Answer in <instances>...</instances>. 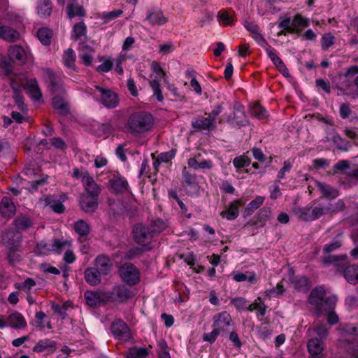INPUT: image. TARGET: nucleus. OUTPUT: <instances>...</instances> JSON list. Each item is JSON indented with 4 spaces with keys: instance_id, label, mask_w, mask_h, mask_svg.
<instances>
[{
    "instance_id": "a19ab883",
    "label": "nucleus",
    "mask_w": 358,
    "mask_h": 358,
    "mask_svg": "<svg viewBox=\"0 0 358 358\" xmlns=\"http://www.w3.org/2000/svg\"><path fill=\"white\" fill-rule=\"evenodd\" d=\"M6 249V259L9 264L14 265L21 260V247Z\"/></svg>"
},
{
    "instance_id": "2f4dec72",
    "label": "nucleus",
    "mask_w": 358,
    "mask_h": 358,
    "mask_svg": "<svg viewBox=\"0 0 358 358\" xmlns=\"http://www.w3.org/2000/svg\"><path fill=\"white\" fill-rule=\"evenodd\" d=\"M76 3H71L66 6V14L69 19L75 17H85L86 15V10L83 6L78 4L77 0H74Z\"/></svg>"
},
{
    "instance_id": "e433bc0d",
    "label": "nucleus",
    "mask_w": 358,
    "mask_h": 358,
    "mask_svg": "<svg viewBox=\"0 0 358 358\" xmlns=\"http://www.w3.org/2000/svg\"><path fill=\"white\" fill-rule=\"evenodd\" d=\"M322 206L325 215L337 213L343 210L345 206V203L341 199L338 200L335 203H322Z\"/></svg>"
},
{
    "instance_id": "2eb2a0df",
    "label": "nucleus",
    "mask_w": 358,
    "mask_h": 358,
    "mask_svg": "<svg viewBox=\"0 0 358 358\" xmlns=\"http://www.w3.org/2000/svg\"><path fill=\"white\" fill-rule=\"evenodd\" d=\"M356 74H358V65L349 66L343 75H340L339 78L340 79H343V80L341 83L336 85V88L342 94H345V91L352 85V81L350 80L348 77Z\"/></svg>"
},
{
    "instance_id": "ddd939ff",
    "label": "nucleus",
    "mask_w": 358,
    "mask_h": 358,
    "mask_svg": "<svg viewBox=\"0 0 358 358\" xmlns=\"http://www.w3.org/2000/svg\"><path fill=\"white\" fill-rule=\"evenodd\" d=\"M342 334L339 339L341 345L346 348L350 347V345L353 344L355 338L352 339L348 338L350 336H355L358 337V329L357 327L352 324H347L341 329Z\"/></svg>"
},
{
    "instance_id": "69168bd1",
    "label": "nucleus",
    "mask_w": 358,
    "mask_h": 358,
    "mask_svg": "<svg viewBox=\"0 0 358 358\" xmlns=\"http://www.w3.org/2000/svg\"><path fill=\"white\" fill-rule=\"evenodd\" d=\"M36 285V282L32 278H27L21 283L15 284V287L18 289L29 291Z\"/></svg>"
},
{
    "instance_id": "7ed1b4c3",
    "label": "nucleus",
    "mask_w": 358,
    "mask_h": 358,
    "mask_svg": "<svg viewBox=\"0 0 358 358\" xmlns=\"http://www.w3.org/2000/svg\"><path fill=\"white\" fill-rule=\"evenodd\" d=\"M88 93L96 101H99L107 108H115L119 104L117 94L110 89L103 88L99 85H94V89L88 90Z\"/></svg>"
},
{
    "instance_id": "4468645a",
    "label": "nucleus",
    "mask_w": 358,
    "mask_h": 358,
    "mask_svg": "<svg viewBox=\"0 0 358 358\" xmlns=\"http://www.w3.org/2000/svg\"><path fill=\"white\" fill-rule=\"evenodd\" d=\"M82 182L87 192L85 194L97 198L101 193V187L87 171L83 173Z\"/></svg>"
},
{
    "instance_id": "f03ea898",
    "label": "nucleus",
    "mask_w": 358,
    "mask_h": 358,
    "mask_svg": "<svg viewBox=\"0 0 358 358\" xmlns=\"http://www.w3.org/2000/svg\"><path fill=\"white\" fill-rule=\"evenodd\" d=\"M154 124L153 116L145 111H136L130 115L127 120V128L132 134L148 131Z\"/></svg>"
},
{
    "instance_id": "6e6552de",
    "label": "nucleus",
    "mask_w": 358,
    "mask_h": 358,
    "mask_svg": "<svg viewBox=\"0 0 358 358\" xmlns=\"http://www.w3.org/2000/svg\"><path fill=\"white\" fill-rule=\"evenodd\" d=\"M152 69L153 71L159 76V78L155 77V78L152 79L150 81V86L151 87L153 91V94L155 96H156L157 99L159 101H162L164 97L162 95L159 78H163L164 80H166V73L157 62H153L152 63Z\"/></svg>"
},
{
    "instance_id": "423d86ee",
    "label": "nucleus",
    "mask_w": 358,
    "mask_h": 358,
    "mask_svg": "<svg viewBox=\"0 0 358 358\" xmlns=\"http://www.w3.org/2000/svg\"><path fill=\"white\" fill-rule=\"evenodd\" d=\"M119 273L122 280L129 286L137 285L140 281V271L131 263H124L119 268Z\"/></svg>"
},
{
    "instance_id": "5701e85b",
    "label": "nucleus",
    "mask_w": 358,
    "mask_h": 358,
    "mask_svg": "<svg viewBox=\"0 0 358 358\" xmlns=\"http://www.w3.org/2000/svg\"><path fill=\"white\" fill-rule=\"evenodd\" d=\"M291 285L296 290L302 292H306L311 286L310 280L305 275L293 276Z\"/></svg>"
},
{
    "instance_id": "052dcab7",
    "label": "nucleus",
    "mask_w": 358,
    "mask_h": 358,
    "mask_svg": "<svg viewBox=\"0 0 358 358\" xmlns=\"http://www.w3.org/2000/svg\"><path fill=\"white\" fill-rule=\"evenodd\" d=\"M169 347L165 340H161L158 343V356L159 358H171L169 352Z\"/></svg>"
},
{
    "instance_id": "4be33fe9",
    "label": "nucleus",
    "mask_w": 358,
    "mask_h": 358,
    "mask_svg": "<svg viewBox=\"0 0 358 358\" xmlns=\"http://www.w3.org/2000/svg\"><path fill=\"white\" fill-rule=\"evenodd\" d=\"M110 259L105 255H99L94 260V267L99 271L102 275H108L111 270Z\"/></svg>"
},
{
    "instance_id": "864d4df0",
    "label": "nucleus",
    "mask_w": 358,
    "mask_h": 358,
    "mask_svg": "<svg viewBox=\"0 0 358 358\" xmlns=\"http://www.w3.org/2000/svg\"><path fill=\"white\" fill-rule=\"evenodd\" d=\"M182 178L186 183V185L189 187L196 188L197 187V178L195 174L190 173L187 171L186 167H184L182 169Z\"/></svg>"
},
{
    "instance_id": "39448f33",
    "label": "nucleus",
    "mask_w": 358,
    "mask_h": 358,
    "mask_svg": "<svg viewBox=\"0 0 358 358\" xmlns=\"http://www.w3.org/2000/svg\"><path fill=\"white\" fill-rule=\"evenodd\" d=\"M106 301L116 304L126 303L131 297V290L124 285H115L113 289L103 292Z\"/></svg>"
},
{
    "instance_id": "0eeeda50",
    "label": "nucleus",
    "mask_w": 358,
    "mask_h": 358,
    "mask_svg": "<svg viewBox=\"0 0 358 358\" xmlns=\"http://www.w3.org/2000/svg\"><path fill=\"white\" fill-rule=\"evenodd\" d=\"M315 204L316 201H314L313 206L300 208L297 212L299 219L305 222H311L325 215L322 203Z\"/></svg>"
},
{
    "instance_id": "f8f14e48",
    "label": "nucleus",
    "mask_w": 358,
    "mask_h": 358,
    "mask_svg": "<svg viewBox=\"0 0 358 358\" xmlns=\"http://www.w3.org/2000/svg\"><path fill=\"white\" fill-rule=\"evenodd\" d=\"M109 190L115 194H123L128 191L129 184L127 180L119 173L114 174L110 178L109 181Z\"/></svg>"
},
{
    "instance_id": "ea45409f",
    "label": "nucleus",
    "mask_w": 358,
    "mask_h": 358,
    "mask_svg": "<svg viewBox=\"0 0 358 358\" xmlns=\"http://www.w3.org/2000/svg\"><path fill=\"white\" fill-rule=\"evenodd\" d=\"M343 245L341 234H338L329 243L324 245L322 252L324 254H329L339 249Z\"/></svg>"
},
{
    "instance_id": "bb28decb",
    "label": "nucleus",
    "mask_w": 358,
    "mask_h": 358,
    "mask_svg": "<svg viewBox=\"0 0 358 358\" xmlns=\"http://www.w3.org/2000/svg\"><path fill=\"white\" fill-rule=\"evenodd\" d=\"M8 324L15 329H23L27 327V321L21 313L15 312L8 316Z\"/></svg>"
},
{
    "instance_id": "bf43d9fd",
    "label": "nucleus",
    "mask_w": 358,
    "mask_h": 358,
    "mask_svg": "<svg viewBox=\"0 0 358 358\" xmlns=\"http://www.w3.org/2000/svg\"><path fill=\"white\" fill-rule=\"evenodd\" d=\"M335 37L331 33L324 34L322 38V49L327 50L331 45L334 44Z\"/></svg>"
},
{
    "instance_id": "72a5a7b5",
    "label": "nucleus",
    "mask_w": 358,
    "mask_h": 358,
    "mask_svg": "<svg viewBox=\"0 0 358 358\" xmlns=\"http://www.w3.org/2000/svg\"><path fill=\"white\" fill-rule=\"evenodd\" d=\"M316 185L322 193L323 197L329 199H334L339 194V192L336 189L326 183L317 182Z\"/></svg>"
},
{
    "instance_id": "8fccbe9b",
    "label": "nucleus",
    "mask_w": 358,
    "mask_h": 358,
    "mask_svg": "<svg viewBox=\"0 0 358 358\" xmlns=\"http://www.w3.org/2000/svg\"><path fill=\"white\" fill-rule=\"evenodd\" d=\"M80 49L83 52L80 54V57L81 58L83 64L86 66H90L92 64V57L90 54V52H94V50L87 47V45L84 44L80 45Z\"/></svg>"
},
{
    "instance_id": "338daca9",
    "label": "nucleus",
    "mask_w": 358,
    "mask_h": 358,
    "mask_svg": "<svg viewBox=\"0 0 358 358\" xmlns=\"http://www.w3.org/2000/svg\"><path fill=\"white\" fill-rule=\"evenodd\" d=\"M13 72V65L7 60H2L0 62V74L10 76Z\"/></svg>"
},
{
    "instance_id": "b1692460",
    "label": "nucleus",
    "mask_w": 358,
    "mask_h": 358,
    "mask_svg": "<svg viewBox=\"0 0 358 358\" xmlns=\"http://www.w3.org/2000/svg\"><path fill=\"white\" fill-rule=\"evenodd\" d=\"M80 205L84 211L93 213L98 206L97 198L90 195L83 194L80 199Z\"/></svg>"
},
{
    "instance_id": "cd10ccee",
    "label": "nucleus",
    "mask_w": 358,
    "mask_h": 358,
    "mask_svg": "<svg viewBox=\"0 0 358 358\" xmlns=\"http://www.w3.org/2000/svg\"><path fill=\"white\" fill-rule=\"evenodd\" d=\"M86 282L92 286H96L101 282L102 275L96 268H87L84 272Z\"/></svg>"
},
{
    "instance_id": "13d9d810",
    "label": "nucleus",
    "mask_w": 358,
    "mask_h": 358,
    "mask_svg": "<svg viewBox=\"0 0 358 358\" xmlns=\"http://www.w3.org/2000/svg\"><path fill=\"white\" fill-rule=\"evenodd\" d=\"M148 355V350L145 348H138L131 349L127 358H146Z\"/></svg>"
},
{
    "instance_id": "a878e982",
    "label": "nucleus",
    "mask_w": 358,
    "mask_h": 358,
    "mask_svg": "<svg viewBox=\"0 0 358 358\" xmlns=\"http://www.w3.org/2000/svg\"><path fill=\"white\" fill-rule=\"evenodd\" d=\"M86 303L92 307H98L102 302H106L103 293L87 291L84 294Z\"/></svg>"
},
{
    "instance_id": "a18cd8bd",
    "label": "nucleus",
    "mask_w": 358,
    "mask_h": 358,
    "mask_svg": "<svg viewBox=\"0 0 358 358\" xmlns=\"http://www.w3.org/2000/svg\"><path fill=\"white\" fill-rule=\"evenodd\" d=\"M264 197L257 196L251 201L245 208V214L248 216L251 215L255 210L259 208L264 203Z\"/></svg>"
},
{
    "instance_id": "6e6d98bb",
    "label": "nucleus",
    "mask_w": 358,
    "mask_h": 358,
    "mask_svg": "<svg viewBox=\"0 0 358 358\" xmlns=\"http://www.w3.org/2000/svg\"><path fill=\"white\" fill-rule=\"evenodd\" d=\"M145 250H148V249H146L145 246L134 247L125 253L124 257L128 260H132L140 257Z\"/></svg>"
},
{
    "instance_id": "5fc2aeb1",
    "label": "nucleus",
    "mask_w": 358,
    "mask_h": 358,
    "mask_svg": "<svg viewBox=\"0 0 358 358\" xmlns=\"http://www.w3.org/2000/svg\"><path fill=\"white\" fill-rule=\"evenodd\" d=\"M250 159L248 157L245 156V155L236 157L233 159V164L237 169V171L240 169L248 167L250 164Z\"/></svg>"
},
{
    "instance_id": "9b49d317",
    "label": "nucleus",
    "mask_w": 358,
    "mask_h": 358,
    "mask_svg": "<svg viewBox=\"0 0 358 358\" xmlns=\"http://www.w3.org/2000/svg\"><path fill=\"white\" fill-rule=\"evenodd\" d=\"M213 327L216 328L221 333L229 331V328L234 324L230 314L227 311H222L214 315Z\"/></svg>"
},
{
    "instance_id": "c9c22d12",
    "label": "nucleus",
    "mask_w": 358,
    "mask_h": 358,
    "mask_svg": "<svg viewBox=\"0 0 358 358\" xmlns=\"http://www.w3.org/2000/svg\"><path fill=\"white\" fill-rule=\"evenodd\" d=\"M324 346L323 340L318 338H311L307 343L308 350L310 355H322Z\"/></svg>"
},
{
    "instance_id": "37998d69",
    "label": "nucleus",
    "mask_w": 358,
    "mask_h": 358,
    "mask_svg": "<svg viewBox=\"0 0 358 358\" xmlns=\"http://www.w3.org/2000/svg\"><path fill=\"white\" fill-rule=\"evenodd\" d=\"M37 36L43 45H49L51 43L52 31L46 27L40 28L37 31Z\"/></svg>"
},
{
    "instance_id": "f3484780",
    "label": "nucleus",
    "mask_w": 358,
    "mask_h": 358,
    "mask_svg": "<svg viewBox=\"0 0 358 358\" xmlns=\"http://www.w3.org/2000/svg\"><path fill=\"white\" fill-rule=\"evenodd\" d=\"M110 329L117 338L127 340L130 337V329L128 325L120 319H117L113 322Z\"/></svg>"
},
{
    "instance_id": "4d7b16f0",
    "label": "nucleus",
    "mask_w": 358,
    "mask_h": 358,
    "mask_svg": "<svg viewBox=\"0 0 358 358\" xmlns=\"http://www.w3.org/2000/svg\"><path fill=\"white\" fill-rule=\"evenodd\" d=\"M52 252L51 243L48 244L43 241L38 243L34 249V252L37 255H47Z\"/></svg>"
},
{
    "instance_id": "f704fd0d",
    "label": "nucleus",
    "mask_w": 358,
    "mask_h": 358,
    "mask_svg": "<svg viewBox=\"0 0 358 358\" xmlns=\"http://www.w3.org/2000/svg\"><path fill=\"white\" fill-rule=\"evenodd\" d=\"M52 105L55 110L62 115L69 113L70 109L67 101L61 96H55L52 99Z\"/></svg>"
},
{
    "instance_id": "473e14b6",
    "label": "nucleus",
    "mask_w": 358,
    "mask_h": 358,
    "mask_svg": "<svg viewBox=\"0 0 358 358\" xmlns=\"http://www.w3.org/2000/svg\"><path fill=\"white\" fill-rule=\"evenodd\" d=\"M343 275L345 280L350 284H358V265L351 264L345 266Z\"/></svg>"
},
{
    "instance_id": "c756f323",
    "label": "nucleus",
    "mask_w": 358,
    "mask_h": 358,
    "mask_svg": "<svg viewBox=\"0 0 358 358\" xmlns=\"http://www.w3.org/2000/svg\"><path fill=\"white\" fill-rule=\"evenodd\" d=\"M52 8L51 0H38L36 8L37 13L41 18H48L52 14Z\"/></svg>"
},
{
    "instance_id": "79ce46f5",
    "label": "nucleus",
    "mask_w": 358,
    "mask_h": 358,
    "mask_svg": "<svg viewBox=\"0 0 358 358\" xmlns=\"http://www.w3.org/2000/svg\"><path fill=\"white\" fill-rule=\"evenodd\" d=\"M150 231V233L154 237L155 236L159 235L163 230L166 227L165 222L161 219H157L152 221L147 226Z\"/></svg>"
},
{
    "instance_id": "09e8293b",
    "label": "nucleus",
    "mask_w": 358,
    "mask_h": 358,
    "mask_svg": "<svg viewBox=\"0 0 358 358\" xmlns=\"http://www.w3.org/2000/svg\"><path fill=\"white\" fill-rule=\"evenodd\" d=\"M76 58V56L73 50L69 48L64 52L63 62L68 68L73 69L75 67Z\"/></svg>"
},
{
    "instance_id": "774afa93",
    "label": "nucleus",
    "mask_w": 358,
    "mask_h": 358,
    "mask_svg": "<svg viewBox=\"0 0 358 358\" xmlns=\"http://www.w3.org/2000/svg\"><path fill=\"white\" fill-rule=\"evenodd\" d=\"M231 303L238 310H245L248 306V301L243 297L234 298L231 301Z\"/></svg>"
},
{
    "instance_id": "393cba45",
    "label": "nucleus",
    "mask_w": 358,
    "mask_h": 358,
    "mask_svg": "<svg viewBox=\"0 0 358 358\" xmlns=\"http://www.w3.org/2000/svg\"><path fill=\"white\" fill-rule=\"evenodd\" d=\"M15 206L9 197H3L0 203V213L1 215L8 219L12 217L15 213Z\"/></svg>"
},
{
    "instance_id": "de8ad7c7",
    "label": "nucleus",
    "mask_w": 358,
    "mask_h": 358,
    "mask_svg": "<svg viewBox=\"0 0 358 358\" xmlns=\"http://www.w3.org/2000/svg\"><path fill=\"white\" fill-rule=\"evenodd\" d=\"M87 34V27L84 22H80L76 24L73 29L72 38L75 41L79 40L82 36H85Z\"/></svg>"
},
{
    "instance_id": "6ab92c4d",
    "label": "nucleus",
    "mask_w": 358,
    "mask_h": 358,
    "mask_svg": "<svg viewBox=\"0 0 358 358\" xmlns=\"http://www.w3.org/2000/svg\"><path fill=\"white\" fill-rule=\"evenodd\" d=\"M192 126L199 131H212L217 127L216 121H214L208 115V117L201 115L192 119Z\"/></svg>"
},
{
    "instance_id": "49530a36",
    "label": "nucleus",
    "mask_w": 358,
    "mask_h": 358,
    "mask_svg": "<svg viewBox=\"0 0 358 358\" xmlns=\"http://www.w3.org/2000/svg\"><path fill=\"white\" fill-rule=\"evenodd\" d=\"M268 57L271 59L276 67L281 71H287L282 60L275 53L274 50L271 47L266 50Z\"/></svg>"
},
{
    "instance_id": "58836bf2",
    "label": "nucleus",
    "mask_w": 358,
    "mask_h": 358,
    "mask_svg": "<svg viewBox=\"0 0 358 358\" xmlns=\"http://www.w3.org/2000/svg\"><path fill=\"white\" fill-rule=\"evenodd\" d=\"M0 38L8 42H14L20 38V34L14 29L4 25Z\"/></svg>"
},
{
    "instance_id": "a211bd4d",
    "label": "nucleus",
    "mask_w": 358,
    "mask_h": 358,
    "mask_svg": "<svg viewBox=\"0 0 358 358\" xmlns=\"http://www.w3.org/2000/svg\"><path fill=\"white\" fill-rule=\"evenodd\" d=\"M8 54L10 62L17 65H22L27 62V52L20 45H13L10 46L8 49Z\"/></svg>"
},
{
    "instance_id": "e2e57ef3",
    "label": "nucleus",
    "mask_w": 358,
    "mask_h": 358,
    "mask_svg": "<svg viewBox=\"0 0 358 358\" xmlns=\"http://www.w3.org/2000/svg\"><path fill=\"white\" fill-rule=\"evenodd\" d=\"M122 14V10H115L108 13H103L101 17L104 23H108L110 21L117 18Z\"/></svg>"
},
{
    "instance_id": "9d476101",
    "label": "nucleus",
    "mask_w": 358,
    "mask_h": 358,
    "mask_svg": "<svg viewBox=\"0 0 358 358\" xmlns=\"http://www.w3.org/2000/svg\"><path fill=\"white\" fill-rule=\"evenodd\" d=\"M2 244L6 248L21 247L22 236L20 233L13 229H6L1 234Z\"/></svg>"
},
{
    "instance_id": "aec40b11",
    "label": "nucleus",
    "mask_w": 358,
    "mask_h": 358,
    "mask_svg": "<svg viewBox=\"0 0 358 358\" xmlns=\"http://www.w3.org/2000/svg\"><path fill=\"white\" fill-rule=\"evenodd\" d=\"M243 205L241 199L231 201L224 210L220 213V216L227 220H234L239 215V207Z\"/></svg>"
},
{
    "instance_id": "4c0bfd02",
    "label": "nucleus",
    "mask_w": 358,
    "mask_h": 358,
    "mask_svg": "<svg viewBox=\"0 0 358 358\" xmlns=\"http://www.w3.org/2000/svg\"><path fill=\"white\" fill-rule=\"evenodd\" d=\"M292 21L294 34H299L301 32L300 27H307L310 24V20L301 14L294 15Z\"/></svg>"
},
{
    "instance_id": "1a4fd4ad",
    "label": "nucleus",
    "mask_w": 358,
    "mask_h": 358,
    "mask_svg": "<svg viewBox=\"0 0 358 358\" xmlns=\"http://www.w3.org/2000/svg\"><path fill=\"white\" fill-rule=\"evenodd\" d=\"M132 233L134 241L142 246L148 245L153 238L148 227L142 224H135Z\"/></svg>"
},
{
    "instance_id": "0e129e2a",
    "label": "nucleus",
    "mask_w": 358,
    "mask_h": 358,
    "mask_svg": "<svg viewBox=\"0 0 358 358\" xmlns=\"http://www.w3.org/2000/svg\"><path fill=\"white\" fill-rule=\"evenodd\" d=\"M315 331L319 336L318 338L323 340L327 336L329 329L325 324L320 323L315 327Z\"/></svg>"
},
{
    "instance_id": "c85d7f7f",
    "label": "nucleus",
    "mask_w": 358,
    "mask_h": 358,
    "mask_svg": "<svg viewBox=\"0 0 358 358\" xmlns=\"http://www.w3.org/2000/svg\"><path fill=\"white\" fill-rule=\"evenodd\" d=\"M348 257L346 255H329L322 258L324 265L334 264L338 268H343L347 264Z\"/></svg>"
},
{
    "instance_id": "20e7f679",
    "label": "nucleus",
    "mask_w": 358,
    "mask_h": 358,
    "mask_svg": "<svg viewBox=\"0 0 358 358\" xmlns=\"http://www.w3.org/2000/svg\"><path fill=\"white\" fill-rule=\"evenodd\" d=\"M224 121L227 122L232 127H241L248 123L247 120L244 106L238 102H236L233 107V112L231 114H224L222 119L219 120L221 124Z\"/></svg>"
},
{
    "instance_id": "412c9836",
    "label": "nucleus",
    "mask_w": 358,
    "mask_h": 358,
    "mask_svg": "<svg viewBox=\"0 0 358 358\" xmlns=\"http://www.w3.org/2000/svg\"><path fill=\"white\" fill-rule=\"evenodd\" d=\"M23 88L27 90V94L36 101L40 100L42 97V93L39 88L37 80L35 78L26 80L22 83Z\"/></svg>"
},
{
    "instance_id": "603ef678",
    "label": "nucleus",
    "mask_w": 358,
    "mask_h": 358,
    "mask_svg": "<svg viewBox=\"0 0 358 358\" xmlns=\"http://www.w3.org/2000/svg\"><path fill=\"white\" fill-rule=\"evenodd\" d=\"M74 229L80 236H85L90 233V226L84 220H80L74 224Z\"/></svg>"
},
{
    "instance_id": "680f3d73",
    "label": "nucleus",
    "mask_w": 358,
    "mask_h": 358,
    "mask_svg": "<svg viewBox=\"0 0 358 358\" xmlns=\"http://www.w3.org/2000/svg\"><path fill=\"white\" fill-rule=\"evenodd\" d=\"M266 110L259 103H255L252 109V114L258 119H264L266 117Z\"/></svg>"
},
{
    "instance_id": "c03bdc74",
    "label": "nucleus",
    "mask_w": 358,
    "mask_h": 358,
    "mask_svg": "<svg viewBox=\"0 0 358 358\" xmlns=\"http://www.w3.org/2000/svg\"><path fill=\"white\" fill-rule=\"evenodd\" d=\"M46 349H50L51 350H55V343L49 339L40 340L36 345L34 347L33 350L35 352L41 353Z\"/></svg>"
},
{
    "instance_id": "7c9ffc66",
    "label": "nucleus",
    "mask_w": 358,
    "mask_h": 358,
    "mask_svg": "<svg viewBox=\"0 0 358 358\" xmlns=\"http://www.w3.org/2000/svg\"><path fill=\"white\" fill-rule=\"evenodd\" d=\"M218 22L223 26H233L235 22V14L232 10L222 9L217 15Z\"/></svg>"
},
{
    "instance_id": "dca6fc26",
    "label": "nucleus",
    "mask_w": 358,
    "mask_h": 358,
    "mask_svg": "<svg viewBox=\"0 0 358 358\" xmlns=\"http://www.w3.org/2000/svg\"><path fill=\"white\" fill-rule=\"evenodd\" d=\"M145 20L152 26H162L167 22L168 19L160 8L153 7L148 10Z\"/></svg>"
},
{
    "instance_id": "f257e3e1",
    "label": "nucleus",
    "mask_w": 358,
    "mask_h": 358,
    "mask_svg": "<svg viewBox=\"0 0 358 358\" xmlns=\"http://www.w3.org/2000/svg\"><path fill=\"white\" fill-rule=\"evenodd\" d=\"M325 289L324 286H317L309 295L308 301L313 306L314 312L317 317L323 314L327 315V321L330 325L336 324L339 322L338 315L335 309L338 302V296L331 294L324 297Z\"/></svg>"
},
{
    "instance_id": "3c124183",
    "label": "nucleus",
    "mask_w": 358,
    "mask_h": 358,
    "mask_svg": "<svg viewBox=\"0 0 358 358\" xmlns=\"http://www.w3.org/2000/svg\"><path fill=\"white\" fill-rule=\"evenodd\" d=\"M13 224L17 231H23L31 226V220L25 216L18 217L15 219Z\"/></svg>"
}]
</instances>
